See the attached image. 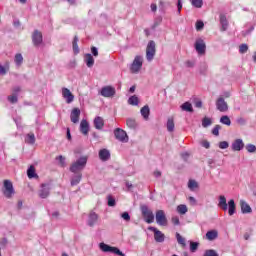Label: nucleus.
<instances>
[{
    "label": "nucleus",
    "instance_id": "nucleus-1",
    "mask_svg": "<svg viewBox=\"0 0 256 256\" xmlns=\"http://www.w3.org/2000/svg\"><path fill=\"white\" fill-rule=\"evenodd\" d=\"M218 207L222 209V211H227L228 209V214L230 216L235 215L236 205L235 200L233 199L229 200L227 204V198H225L224 195L219 196Z\"/></svg>",
    "mask_w": 256,
    "mask_h": 256
},
{
    "label": "nucleus",
    "instance_id": "nucleus-2",
    "mask_svg": "<svg viewBox=\"0 0 256 256\" xmlns=\"http://www.w3.org/2000/svg\"><path fill=\"white\" fill-rule=\"evenodd\" d=\"M87 167V156L80 157L70 166L71 173H81Z\"/></svg>",
    "mask_w": 256,
    "mask_h": 256
},
{
    "label": "nucleus",
    "instance_id": "nucleus-3",
    "mask_svg": "<svg viewBox=\"0 0 256 256\" xmlns=\"http://www.w3.org/2000/svg\"><path fill=\"white\" fill-rule=\"evenodd\" d=\"M140 211L145 223L151 224L155 221V214L149 209V206L143 204L140 206Z\"/></svg>",
    "mask_w": 256,
    "mask_h": 256
},
{
    "label": "nucleus",
    "instance_id": "nucleus-4",
    "mask_svg": "<svg viewBox=\"0 0 256 256\" xmlns=\"http://www.w3.org/2000/svg\"><path fill=\"white\" fill-rule=\"evenodd\" d=\"M3 188L4 197L7 199H11L15 195V188H13V182L11 180H4Z\"/></svg>",
    "mask_w": 256,
    "mask_h": 256
},
{
    "label": "nucleus",
    "instance_id": "nucleus-5",
    "mask_svg": "<svg viewBox=\"0 0 256 256\" xmlns=\"http://www.w3.org/2000/svg\"><path fill=\"white\" fill-rule=\"evenodd\" d=\"M155 47H156L155 41L150 40L146 47V59L149 62L155 59V53H157V50Z\"/></svg>",
    "mask_w": 256,
    "mask_h": 256
},
{
    "label": "nucleus",
    "instance_id": "nucleus-6",
    "mask_svg": "<svg viewBox=\"0 0 256 256\" xmlns=\"http://www.w3.org/2000/svg\"><path fill=\"white\" fill-rule=\"evenodd\" d=\"M99 247L104 253H114V255L125 256V254L122 253L119 248L109 246L108 244H105L103 242L99 244Z\"/></svg>",
    "mask_w": 256,
    "mask_h": 256
},
{
    "label": "nucleus",
    "instance_id": "nucleus-7",
    "mask_svg": "<svg viewBox=\"0 0 256 256\" xmlns=\"http://www.w3.org/2000/svg\"><path fill=\"white\" fill-rule=\"evenodd\" d=\"M116 93H117V91L115 90V87H113V86H104L99 91V95H101L102 97H106L108 99L115 97Z\"/></svg>",
    "mask_w": 256,
    "mask_h": 256
},
{
    "label": "nucleus",
    "instance_id": "nucleus-8",
    "mask_svg": "<svg viewBox=\"0 0 256 256\" xmlns=\"http://www.w3.org/2000/svg\"><path fill=\"white\" fill-rule=\"evenodd\" d=\"M141 67H143V56H136L130 69L132 73H139V71H141Z\"/></svg>",
    "mask_w": 256,
    "mask_h": 256
},
{
    "label": "nucleus",
    "instance_id": "nucleus-9",
    "mask_svg": "<svg viewBox=\"0 0 256 256\" xmlns=\"http://www.w3.org/2000/svg\"><path fill=\"white\" fill-rule=\"evenodd\" d=\"M216 109L220 111V113H227V111H229V104H227L225 98L219 97L216 100Z\"/></svg>",
    "mask_w": 256,
    "mask_h": 256
},
{
    "label": "nucleus",
    "instance_id": "nucleus-10",
    "mask_svg": "<svg viewBox=\"0 0 256 256\" xmlns=\"http://www.w3.org/2000/svg\"><path fill=\"white\" fill-rule=\"evenodd\" d=\"M194 47L198 55H205V51H207V45L205 44V40L201 38L197 39Z\"/></svg>",
    "mask_w": 256,
    "mask_h": 256
},
{
    "label": "nucleus",
    "instance_id": "nucleus-11",
    "mask_svg": "<svg viewBox=\"0 0 256 256\" xmlns=\"http://www.w3.org/2000/svg\"><path fill=\"white\" fill-rule=\"evenodd\" d=\"M156 223H158L161 227H167L168 221L167 216L165 215V211H156Z\"/></svg>",
    "mask_w": 256,
    "mask_h": 256
},
{
    "label": "nucleus",
    "instance_id": "nucleus-12",
    "mask_svg": "<svg viewBox=\"0 0 256 256\" xmlns=\"http://www.w3.org/2000/svg\"><path fill=\"white\" fill-rule=\"evenodd\" d=\"M114 135L118 141L121 143H127L129 141V136H127V132L121 128H117L114 130Z\"/></svg>",
    "mask_w": 256,
    "mask_h": 256
},
{
    "label": "nucleus",
    "instance_id": "nucleus-13",
    "mask_svg": "<svg viewBox=\"0 0 256 256\" xmlns=\"http://www.w3.org/2000/svg\"><path fill=\"white\" fill-rule=\"evenodd\" d=\"M148 231H153L154 240L156 241V243H163L165 241V234H163L161 230H158L157 228L150 226L148 227Z\"/></svg>",
    "mask_w": 256,
    "mask_h": 256
},
{
    "label": "nucleus",
    "instance_id": "nucleus-14",
    "mask_svg": "<svg viewBox=\"0 0 256 256\" xmlns=\"http://www.w3.org/2000/svg\"><path fill=\"white\" fill-rule=\"evenodd\" d=\"M32 43L34 47H40V45L43 43V33L39 30H34L32 33Z\"/></svg>",
    "mask_w": 256,
    "mask_h": 256
},
{
    "label": "nucleus",
    "instance_id": "nucleus-15",
    "mask_svg": "<svg viewBox=\"0 0 256 256\" xmlns=\"http://www.w3.org/2000/svg\"><path fill=\"white\" fill-rule=\"evenodd\" d=\"M51 192V185L49 184H41V188L38 191V195L40 199H47Z\"/></svg>",
    "mask_w": 256,
    "mask_h": 256
},
{
    "label": "nucleus",
    "instance_id": "nucleus-16",
    "mask_svg": "<svg viewBox=\"0 0 256 256\" xmlns=\"http://www.w3.org/2000/svg\"><path fill=\"white\" fill-rule=\"evenodd\" d=\"M99 221V215L95 213L94 211H91L88 216V226L89 227H95V224Z\"/></svg>",
    "mask_w": 256,
    "mask_h": 256
},
{
    "label": "nucleus",
    "instance_id": "nucleus-17",
    "mask_svg": "<svg viewBox=\"0 0 256 256\" xmlns=\"http://www.w3.org/2000/svg\"><path fill=\"white\" fill-rule=\"evenodd\" d=\"M62 96L64 97V99H66L67 103H73V100L75 99V96L73 95V93H71V90H69L68 88L62 89Z\"/></svg>",
    "mask_w": 256,
    "mask_h": 256
},
{
    "label": "nucleus",
    "instance_id": "nucleus-18",
    "mask_svg": "<svg viewBox=\"0 0 256 256\" xmlns=\"http://www.w3.org/2000/svg\"><path fill=\"white\" fill-rule=\"evenodd\" d=\"M79 117H81V110L79 108H74L70 114L71 122L79 123Z\"/></svg>",
    "mask_w": 256,
    "mask_h": 256
},
{
    "label": "nucleus",
    "instance_id": "nucleus-19",
    "mask_svg": "<svg viewBox=\"0 0 256 256\" xmlns=\"http://www.w3.org/2000/svg\"><path fill=\"white\" fill-rule=\"evenodd\" d=\"M94 127L95 129H97L98 131H101V129H103V127H105V120H103V117L101 116H97L94 119Z\"/></svg>",
    "mask_w": 256,
    "mask_h": 256
},
{
    "label": "nucleus",
    "instance_id": "nucleus-20",
    "mask_svg": "<svg viewBox=\"0 0 256 256\" xmlns=\"http://www.w3.org/2000/svg\"><path fill=\"white\" fill-rule=\"evenodd\" d=\"M245 147V143H243L242 139H236L232 143V151H241Z\"/></svg>",
    "mask_w": 256,
    "mask_h": 256
},
{
    "label": "nucleus",
    "instance_id": "nucleus-21",
    "mask_svg": "<svg viewBox=\"0 0 256 256\" xmlns=\"http://www.w3.org/2000/svg\"><path fill=\"white\" fill-rule=\"evenodd\" d=\"M126 125L128 129H132L133 131H135V129L139 127V123H137V120L135 118H127Z\"/></svg>",
    "mask_w": 256,
    "mask_h": 256
},
{
    "label": "nucleus",
    "instance_id": "nucleus-22",
    "mask_svg": "<svg viewBox=\"0 0 256 256\" xmlns=\"http://www.w3.org/2000/svg\"><path fill=\"white\" fill-rule=\"evenodd\" d=\"M99 158L101 161H109V159H111V152L107 149H101L99 151Z\"/></svg>",
    "mask_w": 256,
    "mask_h": 256
},
{
    "label": "nucleus",
    "instance_id": "nucleus-23",
    "mask_svg": "<svg viewBox=\"0 0 256 256\" xmlns=\"http://www.w3.org/2000/svg\"><path fill=\"white\" fill-rule=\"evenodd\" d=\"M240 207H241V212L243 214H247V213H252L253 209H251V206L249 204H247V202H245L244 200L240 201Z\"/></svg>",
    "mask_w": 256,
    "mask_h": 256
},
{
    "label": "nucleus",
    "instance_id": "nucleus-24",
    "mask_svg": "<svg viewBox=\"0 0 256 256\" xmlns=\"http://www.w3.org/2000/svg\"><path fill=\"white\" fill-rule=\"evenodd\" d=\"M80 131L83 135H89V122L87 120L81 121Z\"/></svg>",
    "mask_w": 256,
    "mask_h": 256
},
{
    "label": "nucleus",
    "instance_id": "nucleus-25",
    "mask_svg": "<svg viewBox=\"0 0 256 256\" xmlns=\"http://www.w3.org/2000/svg\"><path fill=\"white\" fill-rule=\"evenodd\" d=\"M220 24H221V31H227L229 27V21H227V16H225V14L220 15Z\"/></svg>",
    "mask_w": 256,
    "mask_h": 256
},
{
    "label": "nucleus",
    "instance_id": "nucleus-26",
    "mask_svg": "<svg viewBox=\"0 0 256 256\" xmlns=\"http://www.w3.org/2000/svg\"><path fill=\"white\" fill-rule=\"evenodd\" d=\"M84 61L87 65V67H89V68H91V67H93V65H95V58H93V55H91V54H85Z\"/></svg>",
    "mask_w": 256,
    "mask_h": 256
},
{
    "label": "nucleus",
    "instance_id": "nucleus-27",
    "mask_svg": "<svg viewBox=\"0 0 256 256\" xmlns=\"http://www.w3.org/2000/svg\"><path fill=\"white\" fill-rule=\"evenodd\" d=\"M219 237V232L217 230H210L206 233V239L208 241H215Z\"/></svg>",
    "mask_w": 256,
    "mask_h": 256
},
{
    "label": "nucleus",
    "instance_id": "nucleus-28",
    "mask_svg": "<svg viewBox=\"0 0 256 256\" xmlns=\"http://www.w3.org/2000/svg\"><path fill=\"white\" fill-rule=\"evenodd\" d=\"M140 113L143 119L147 121L149 119V115H151V110L149 109V105H145L144 107H142L140 110Z\"/></svg>",
    "mask_w": 256,
    "mask_h": 256
},
{
    "label": "nucleus",
    "instance_id": "nucleus-29",
    "mask_svg": "<svg viewBox=\"0 0 256 256\" xmlns=\"http://www.w3.org/2000/svg\"><path fill=\"white\" fill-rule=\"evenodd\" d=\"M83 177V174L81 173H75V175L71 179V185L72 187H75V185H79L81 183V179Z\"/></svg>",
    "mask_w": 256,
    "mask_h": 256
},
{
    "label": "nucleus",
    "instance_id": "nucleus-30",
    "mask_svg": "<svg viewBox=\"0 0 256 256\" xmlns=\"http://www.w3.org/2000/svg\"><path fill=\"white\" fill-rule=\"evenodd\" d=\"M79 37L74 36L73 42H72V48L74 55H79Z\"/></svg>",
    "mask_w": 256,
    "mask_h": 256
},
{
    "label": "nucleus",
    "instance_id": "nucleus-31",
    "mask_svg": "<svg viewBox=\"0 0 256 256\" xmlns=\"http://www.w3.org/2000/svg\"><path fill=\"white\" fill-rule=\"evenodd\" d=\"M182 111H187L188 113H193V105L191 102H185L181 106Z\"/></svg>",
    "mask_w": 256,
    "mask_h": 256
},
{
    "label": "nucleus",
    "instance_id": "nucleus-32",
    "mask_svg": "<svg viewBox=\"0 0 256 256\" xmlns=\"http://www.w3.org/2000/svg\"><path fill=\"white\" fill-rule=\"evenodd\" d=\"M27 175L29 179H35L37 176V173L35 172V166H30L27 170Z\"/></svg>",
    "mask_w": 256,
    "mask_h": 256
},
{
    "label": "nucleus",
    "instance_id": "nucleus-33",
    "mask_svg": "<svg viewBox=\"0 0 256 256\" xmlns=\"http://www.w3.org/2000/svg\"><path fill=\"white\" fill-rule=\"evenodd\" d=\"M25 143H28V145H35V134L33 133L27 134L25 138Z\"/></svg>",
    "mask_w": 256,
    "mask_h": 256
},
{
    "label": "nucleus",
    "instance_id": "nucleus-34",
    "mask_svg": "<svg viewBox=\"0 0 256 256\" xmlns=\"http://www.w3.org/2000/svg\"><path fill=\"white\" fill-rule=\"evenodd\" d=\"M167 131H169V133L175 131V122L173 121V118H169L167 121Z\"/></svg>",
    "mask_w": 256,
    "mask_h": 256
},
{
    "label": "nucleus",
    "instance_id": "nucleus-35",
    "mask_svg": "<svg viewBox=\"0 0 256 256\" xmlns=\"http://www.w3.org/2000/svg\"><path fill=\"white\" fill-rule=\"evenodd\" d=\"M14 61L17 67H21V65H23V55L21 53H17L15 55Z\"/></svg>",
    "mask_w": 256,
    "mask_h": 256
},
{
    "label": "nucleus",
    "instance_id": "nucleus-36",
    "mask_svg": "<svg viewBox=\"0 0 256 256\" xmlns=\"http://www.w3.org/2000/svg\"><path fill=\"white\" fill-rule=\"evenodd\" d=\"M128 104L129 105H133V106H137L139 105V97H137V95H133L128 99Z\"/></svg>",
    "mask_w": 256,
    "mask_h": 256
},
{
    "label": "nucleus",
    "instance_id": "nucleus-37",
    "mask_svg": "<svg viewBox=\"0 0 256 256\" xmlns=\"http://www.w3.org/2000/svg\"><path fill=\"white\" fill-rule=\"evenodd\" d=\"M187 211H188L187 205L180 204V205L177 206V212L180 215H185V213H187Z\"/></svg>",
    "mask_w": 256,
    "mask_h": 256
},
{
    "label": "nucleus",
    "instance_id": "nucleus-38",
    "mask_svg": "<svg viewBox=\"0 0 256 256\" xmlns=\"http://www.w3.org/2000/svg\"><path fill=\"white\" fill-rule=\"evenodd\" d=\"M220 123H222V125H227L228 127H230L231 118H229V116H227V115H224L220 118Z\"/></svg>",
    "mask_w": 256,
    "mask_h": 256
},
{
    "label": "nucleus",
    "instance_id": "nucleus-39",
    "mask_svg": "<svg viewBox=\"0 0 256 256\" xmlns=\"http://www.w3.org/2000/svg\"><path fill=\"white\" fill-rule=\"evenodd\" d=\"M213 124V121L209 117H204L202 119V127L207 128Z\"/></svg>",
    "mask_w": 256,
    "mask_h": 256
},
{
    "label": "nucleus",
    "instance_id": "nucleus-40",
    "mask_svg": "<svg viewBox=\"0 0 256 256\" xmlns=\"http://www.w3.org/2000/svg\"><path fill=\"white\" fill-rule=\"evenodd\" d=\"M199 187V184L195 180H189L188 182V188L193 191Z\"/></svg>",
    "mask_w": 256,
    "mask_h": 256
},
{
    "label": "nucleus",
    "instance_id": "nucleus-41",
    "mask_svg": "<svg viewBox=\"0 0 256 256\" xmlns=\"http://www.w3.org/2000/svg\"><path fill=\"white\" fill-rule=\"evenodd\" d=\"M191 3L196 9H201L203 7V0H191Z\"/></svg>",
    "mask_w": 256,
    "mask_h": 256
},
{
    "label": "nucleus",
    "instance_id": "nucleus-42",
    "mask_svg": "<svg viewBox=\"0 0 256 256\" xmlns=\"http://www.w3.org/2000/svg\"><path fill=\"white\" fill-rule=\"evenodd\" d=\"M247 51H249V46L247 44H241L239 46V53H241L242 55L247 53Z\"/></svg>",
    "mask_w": 256,
    "mask_h": 256
},
{
    "label": "nucleus",
    "instance_id": "nucleus-43",
    "mask_svg": "<svg viewBox=\"0 0 256 256\" xmlns=\"http://www.w3.org/2000/svg\"><path fill=\"white\" fill-rule=\"evenodd\" d=\"M199 249V243L198 242H190V251L191 253H195Z\"/></svg>",
    "mask_w": 256,
    "mask_h": 256
},
{
    "label": "nucleus",
    "instance_id": "nucleus-44",
    "mask_svg": "<svg viewBox=\"0 0 256 256\" xmlns=\"http://www.w3.org/2000/svg\"><path fill=\"white\" fill-rule=\"evenodd\" d=\"M56 160L59 161V165L60 167H66V162H65V157H63L62 155L56 157Z\"/></svg>",
    "mask_w": 256,
    "mask_h": 256
},
{
    "label": "nucleus",
    "instance_id": "nucleus-45",
    "mask_svg": "<svg viewBox=\"0 0 256 256\" xmlns=\"http://www.w3.org/2000/svg\"><path fill=\"white\" fill-rule=\"evenodd\" d=\"M176 239L179 245H183L185 247V238H183V236H181V234H179L178 232L176 233Z\"/></svg>",
    "mask_w": 256,
    "mask_h": 256
},
{
    "label": "nucleus",
    "instance_id": "nucleus-46",
    "mask_svg": "<svg viewBox=\"0 0 256 256\" xmlns=\"http://www.w3.org/2000/svg\"><path fill=\"white\" fill-rule=\"evenodd\" d=\"M255 31V26H251L248 30L242 31V37H247V35H251Z\"/></svg>",
    "mask_w": 256,
    "mask_h": 256
},
{
    "label": "nucleus",
    "instance_id": "nucleus-47",
    "mask_svg": "<svg viewBox=\"0 0 256 256\" xmlns=\"http://www.w3.org/2000/svg\"><path fill=\"white\" fill-rule=\"evenodd\" d=\"M246 150L248 153H255L256 152V146L253 144H247L246 145Z\"/></svg>",
    "mask_w": 256,
    "mask_h": 256
},
{
    "label": "nucleus",
    "instance_id": "nucleus-48",
    "mask_svg": "<svg viewBox=\"0 0 256 256\" xmlns=\"http://www.w3.org/2000/svg\"><path fill=\"white\" fill-rule=\"evenodd\" d=\"M8 101H10L12 104L17 103L19 101V99L17 98V94H12L8 96Z\"/></svg>",
    "mask_w": 256,
    "mask_h": 256
},
{
    "label": "nucleus",
    "instance_id": "nucleus-49",
    "mask_svg": "<svg viewBox=\"0 0 256 256\" xmlns=\"http://www.w3.org/2000/svg\"><path fill=\"white\" fill-rule=\"evenodd\" d=\"M121 217L124 221H126L127 223H129V221H131V215H129V212H123L121 214Z\"/></svg>",
    "mask_w": 256,
    "mask_h": 256
},
{
    "label": "nucleus",
    "instance_id": "nucleus-50",
    "mask_svg": "<svg viewBox=\"0 0 256 256\" xmlns=\"http://www.w3.org/2000/svg\"><path fill=\"white\" fill-rule=\"evenodd\" d=\"M9 71V66H3L0 64V75H7Z\"/></svg>",
    "mask_w": 256,
    "mask_h": 256
},
{
    "label": "nucleus",
    "instance_id": "nucleus-51",
    "mask_svg": "<svg viewBox=\"0 0 256 256\" xmlns=\"http://www.w3.org/2000/svg\"><path fill=\"white\" fill-rule=\"evenodd\" d=\"M221 129V125H216L212 129V135H215V137H219V130Z\"/></svg>",
    "mask_w": 256,
    "mask_h": 256
},
{
    "label": "nucleus",
    "instance_id": "nucleus-52",
    "mask_svg": "<svg viewBox=\"0 0 256 256\" xmlns=\"http://www.w3.org/2000/svg\"><path fill=\"white\" fill-rule=\"evenodd\" d=\"M183 9V0L177 1V13L178 15H181V10Z\"/></svg>",
    "mask_w": 256,
    "mask_h": 256
},
{
    "label": "nucleus",
    "instance_id": "nucleus-53",
    "mask_svg": "<svg viewBox=\"0 0 256 256\" xmlns=\"http://www.w3.org/2000/svg\"><path fill=\"white\" fill-rule=\"evenodd\" d=\"M204 256H219L215 250H206Z\"/></svg>",
    "mask_w": 256,
    "mask_h": 256
},
{
    "label": "nucleus",
    "instance_id": "nucleus-54",
    "mask_svg": "<svg viewBox=\"0 0 256 256\" xmlns=\"http://www.w3.org/2000/svg\"><path fill=\"white\" fill-rule=\"evenodd\" d=\"M115 205H116L115 198H113L112 196H108V206L115 207Z\"/></svg>",
    "mask_w": 256,
    "mask_h": 256
},
{
    "label": "nucleus",
    "instance_id": "nucleus-55",
    "mask_svg": "<svg viewBox=\"0 0 256 256\" xmlns=\"http://www.w3.org/2000/svg\"><path fill=\"white\" fill-rule=\"evenodd\" d=\"M205 27V24L203 21H197L196 22V31H201Z\"/></svg>",
    "mask_w": 256,
    "mask_h": 256
},
{
    "label": "nucleus",
    "instance_id": "nucleus-56",
    "mask_svg": "<svg viewBox=\"0 0 256 256\" xmlns=\"http://www.w3.org/2000/svg\"><path fill=\"white\" fill-rule=\"evenodd\" d=\"M219 148L220 149H228L229 148V142H227V141L219 142Z\"/></svg>",
    "mask_w": 256,
    "mask_h": 256
},
{
    "label": "nucleus",
    "instance_id": "nucleus-57",
    "mask_svg": "<svg viewBox=\"0 0 256 256\" xmlns=\"http://www.w3.org/2000/svg\"><path fill=\"white\" fill-rule=\"evenodd\" d=\"M236 123L238 125H246L247 124V120L245 118H243V117H239V118L236 119Z\"/></svg>",
    "mask_w": 256,
    "mask_h": 256
},
{
    "label": "nucleus",
    "instance_id": "nucleus-58",
    "mask_svg": "<svg viewBox=\"0 0 256 256\" xmlns=\"http://www.w3.org/2000/svg\"><path fill=\"white\" fill-rule=\"evenodd\" d=\"M91 53L94 57H98L99 56V50L97 49V47L92 46L91 47Z\"/></svg>",
    "mask_w": 256,
    "mask_h": 256
},
{
    "label": "nucleus",
    "instance_id": "nucleus-59",
    "mask_svg": "<svg viewBox=\"0 0 256 256\" xmlns=\"http://www.w3.org/2000/svg\"><path fill=\"white\" fill-rule=\"evenodd\" d=\"M185 65L188 68H193V67H195V61L188 60V61H186Z\"/></svg>",
    "mask_w": 256,
    "mask_h": 256
},
{
    "label": "nucleus",
    "instance_id": "nucleus-60",
    "mask_svg": "<svg viewBox=\"0 0 256 256\" xmlns=\"http://www.w3.org/2000/svg\"><path fill=\"white\" fill-rule=\"evenodd\" d=\"M202 147H204L205 149H209V147H211V144L209 143V141L204 140L201 143Z\"/></svg>",
    "mask_w": 256,
    "mask_h": 256
},
{
    "label": "nucleus",
    "instance_id": "nucleus-61",
    "mask_svg": "<svg viewBox=\"0 0 256 256\" xmlns=\"http://www.w3.org/2000/svg\"><path fill=\"white\" fill-rule=\"evenodd\" d=\"M188 201H189L190 205H197V200L193 196H190L188 198Z\"/></svg>",
    "mask_w": 256,
    "mask_h": 256
},
{
    "label": "nucleus",
    "instance_id": "nucleus-62",
    "mask_svg": "<svg viewBox=\"0 0 256 256\" xmlns=\"http://www.w3.org/2000/svg\"><path fill=\"white\" fill-rule=\"evenodd\" d=\"M172 223H173V225H180V221H179V217H177V216H174V217H172Z\"/></svg>",
    "mask_w": 256,
    "mask_h": 256
},
{
    "label": "nucleus",
    "instance_id": "nucleus-63",
    "mask_svg": "<svg viewBox=\"0 0 256 256\" xmlns=\"http://www.w3.org/2000/svg\"><path fill=\"white\" fill-rule=\"evenodd\" d=\"M195 107H197V109H201V107H203V102L201 100H197L194 103Z\"/></svg>",
    "mask_w": 256,
    "mask_h": 256
},
{
    "label": "nucleus",
    "instance_id": "nucleus-64",
    "mask_svg": "<svg viewBox=\"0 0 256 256\" xmlns=\"http://www.w3.org/2000/svg\"><path fill=\"white\" fill-rule=\"evenodd\" d=\"M7 243H9V240H7V238H2V240L0 241V245H2L3 247H6Z\"/></svg>",
    "mask_w": 256,
    "mask_h": 256
}]
</instances>
